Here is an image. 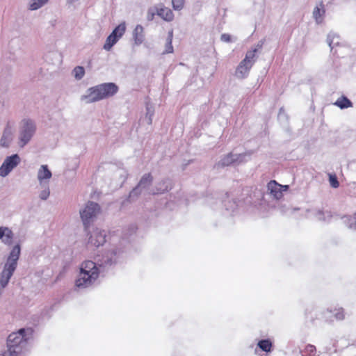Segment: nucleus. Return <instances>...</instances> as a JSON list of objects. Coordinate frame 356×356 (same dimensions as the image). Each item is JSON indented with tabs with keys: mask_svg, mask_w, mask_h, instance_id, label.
Segmentation results:
<instances>
[{
	"mask_svg": "<svg viewBox=\"0 0 356 356\" xmlns=\"http://www.w3.org/2000/svg\"><path fill=\"white\" fill-rule=\"evenodd\" d=\"M72 75L74 79L79 81L83 79L85 75V69L82 66H76L72 70Z\"/></svg>",
	"mask_w": 356,
	"mask_h": 356,
	"instance_id": "nucleus-29",
	"label": "nucleus"
},
{
	"mask_svg": "<svg viewBox=\"0 0 356 356\" xmlns=\"http://www.w3.org/2000/svg\"><path fill=\"white\" fill-rule=\"evenodd\" d=\"M49 0H30L28 8L30 10H37L49 3Z\"/></svg>",
	"mask_w": 356,
	"mask_h": 356,
	"instance_id": "nucleus-22",
	"label": "nucleus"
},
{
	"mask_svg": "<svg viewBox=\"0 0 356 356\" xmlns=\"http://www.w3.org/2000/svg\"><path fill=\"white\" fill-rule=\"evenodd\" d=\"M154 114V109L152 105L147 104L146 106L145 120L148 124L152 122V117Z\"/></svg>",
	"mask_w": 356,
	"mask_h": 356,
	"instance_id": "nucleus-31",
	"label": "nucleus"
},
{
	"mask_svg": "<svg viewBox=\"0 0 356 356\" xmlns=\"http://www.w3.org/2000/svg\"><path fill=\"white\" fill-rule=\"evenodd\" d=\"M31 334V330L24 328L11 333L8 337L7 350L2 354L6 356H19L26 347Z\"/></svg>",
	"mask_w": 356,
	"mask_h": 356,
	"instance_id": "nucleus-2",
	"label": "nucleus"
},
{
	"mask_svg": "<svg viewBox=\"0 0 356 356\" xmlns=\"http://www.w3.org/2000/svg\"><path fill=\"white\" fill-rule=\"evenodd\" d=\"M330 183L333 188H337L339 186V181L335 176H330Z\"/></svg>",
	"mask_w": 356,
	"mask_h": 356,
	"instance_id": "nucleus-34",
	"label": "nucleus"
},
{
	"mask_svg": "<svg viewBox=\"0 0 356 356\" xmlns=\"http://www.w3.org/2000/svg\"><path fill=\"white\" fill-rule=\"evenodd\" d=\"M264 44V41L261 40L259 43L251 50H249L246 52L245 58L243 60H246V63H249L250 65L253 66L254 63L257 60V52L259 49H261Z\"/></svg>",
	"mask_w": 356,
	"mask_h": 356,
	"instance_id": "nucleus-14",
	"label": "nucleus"
},
{
	"mask_svg": "<svg viewBox=\"0 0 356 356\" xmlns=\"http://www.w3.org/2000/svg\"><path fill=\"white\" fill-rule=\"evenodd\" d=\"M169 181L168 180L162 181L161 182L159 183L158 185L156 186V188L148 191V194H159V193H163L165 191H168L169 190Z\"/></svg>",
	"mask_w": 356,
	"mask_h": 356,
	"instance_id": "nucleus-21",
	"label": "nucleus"
},
{
	"mask_svg": "<svg viewBox=\"0 0 356 356\" xmlns=\"http://www.w3.org/2000/svg\"><path fill=\"white\" fill-rule=\"evenodd\" d=\"M100 212V207L98 204L93 202H88L85 207L80 211L81 218L85 226L90 224Z\"/></svg>",
	"mask_w": 356,
	"mask_h": 356,
	"instance_id": "nucleus-6",
	"label": "nucleus"
},
{
	"mask_svg": "<svg viewBox=\"0 0 356 356\" xmlns=\"http://www.w3.org/2000/svg\"><path fill=\"white\" fill-rule=\"evenodd\" d=\"M252 65L246 63V60H241L238 65L235 75L238 79H245L248 76Z\"/></svg>",
	"mask_w": 356,
	"mask_h": 356,
	"instance_id": "nucleus-15",
	"label": "nucleus"
},
{
	"mask_svg": "<svg viewBox=\"0 0 356 356\" xmlns=\"http://www.w3.org/2000/svg\"><path fill=\"white\" fill-rule=\"evenodd\" d=\"M152 181L153 178L149 173L145 174L141 177L138 184L130 192L129 198L136 197L143 191H147Z\"/></svg>",
	"mask_w": 356,
	"mask_h": 356,
	"instance_id": "nucleus-9",
	"label": "nucleus"
},
{
	"mask_svg": "<svg viewBox=\"0 0 356 356\" xmlns=\"http://www.w3.org/2000/svg\"><path fill=\"white\" fill-rule=\"evenodd\" d=\"M250 155V154L248 153L233 154L231 152L223 156L218 163V165L225 167L232 164H239L245 161V157L249 156Z\"/></svg>",
	"mask_w": 356,
	"mask_h": 356,
	"instance_id": "nucleus-8",
	"label": "nucleus"
},
{
	"mask_svg": "<svg viewBox=\"0 0 356 356\" xmlns=\"http://www.w3.org/2000/svg\"><path fill=\"white\" fill-rule=\"evenodd\" d=\"M350 221H351L348 227L350 229H356V212L355 214V217L353 218L350 219Z\"/></svg>",
	"mask_w": 356,
	"mask_h": 356,
	"instance_id": "nucleus-36",
	"label": "nucleus"
},
{
	"mask_svg": "<svg viewBox=\"0 0 356 356\" xmlns=\"http://www.w3.org/2000/svg\"><path fill=\"white\" fill-rule=\"evenodd\" d=\"M13 238V233L7 227H0V239L6 245H10Z\"/></svg>",
	"mask_w": 356,
	"mask_h": 356,
	"instance_id": "nucleus-18",
	"label": "nucleus"
},
{
	"mask_svg": "<svg viewBox=\"0 0 356 356\" xmlns=\"http://www.w3.org/2000/svg\"><path fill=\"white\" fill-rule=\"evenodd\" d=\"M118 91V87L114 83H104L90 87L81 97V100L86 104H90L107 99L115 95Z\"/></svg>",
	"mask_w": 356,
	"mask_h": 356,
	"instance_id": "nucleus-1",
	"label": "nucleus"
},
{
	"mask_svg": "<svg viewBox=\"0 0 356 356\" xmlns=\"http://www.w3.org/2000/svg\"><path fill=\"white\" fill-rule=\"evenodd\" d=\"M185 0H172V8L175 10H181L184 6Z\"/></svg>",
	"mask_w": 356,
	"mask_h": 356,
	"instance_id": "nucleus-33",
	"label": "nucleus"
},
{
	"mask_svg": "<svg viewBox=\"0 0 356 356\" xmlns=\"http://www.w3.org/2000/svg\"><path fill=\"white\" fill-rule=\"evenodd\" d=\"M126 29V24L124 22L120 24L118 26H116L111 33L115 37H117L118 40H120L124 34Z\"/></svg>",
	"mask_w": 356,
	"mask_h": 356,
	"instance_id": "nucleus-26",
	"label": "nucleus"
},
{
	"mask_svg": "<svg viewBox=\"0 0 356 356\" xmlns=\"http://www.w3.org/2000/svg\"><path fill=\"white\" fill-rule=\"evenodd\" d=\"M270 193L277 200L282 197V185L277 184L275 181H270L267 185Z\"/></svg>",
	"mask_w": 356,
	"mask_h": 356,
	"instance_id": "nucleus-16",
	"label": "nucleus"
},
{
	"mask_svg": "<svg viewBox=\"0 0 356 356\" xmlns=\"http://www.w3.org/2000/svg\"><path fill=\"white\" fill-rule=\"evenodd\" d=\"M158 5L151 7L147 10V19L148 21H152L154 19L155 15H157Z\"/></svg>",
	"mask_w": 356,
	"mask_h": 356,
	"instance_id": "nucleus-32",
	"label": "nucleus"
},
{
	"mask_svg": "<svg viewBox=\"0 0 356 356\" xmlns=\"http://www.w3.org/2000/svg\"><path fill=\"white\" fill-rule=\"evenodd\" d=\"M307 349L309 352L312 353L315 350V347L312 345H309L307 346Z\"/></svg>",
	"mask_w": 356,
	"mask_h": 356,
	"instance_id": "nucleus-39",
	"label": "nucleus"
},
{
	"mask_svg": "<svg viewBox=\"0 0 356 356\" xmlns=\"http://www.w3.org/2000/svg\"><path fill=\"white\" fill-rule=\"evenodd\" d=\"M1 295V290L0 289V296Z\"/></svg>",
	"mask_w": 356,
	"mask_h": 356,
	"instance_id": "nucleus-41",
	"label": "nucleus"
},
{
	"mask_svg": "<svg viewBox=\"0 0 356 356\" xmlns=\"http://www.w3.org/2000/svg\"><path fill=\"white\" fill-rule=\"evenodd\" d=\"M133 38L134 44L137 46L141 44L145 40L144 28L140 24L136 26L133 31Z\"/></svg>",
	"mask_w": 356,
	"mask_h": 356,
	"instance_id": "nucleus-17",
	"label": "nucleus"
},
{
	"mask_svg": "<svg viewBox=\"0 0 356 356\" xmlns=\"http://www.w3.org/2000/svg\"><path fill=\"white\" fill-rule=\"evenodd\" d=\"M99 270L95 262L86 261L82 263L80 272L76 280V286L85 289L91 286L99 277Z\"/></svg>",
	"mask_w": 356,
	"mask_h": 356,
	"instance_id": "nucleus-3",
	"label": "nucleus"
},
{
	"mask_svg": "<svg viewBox=\"0 0 356 356\" xmlns=\"http://www.w3.org/2000/svg\"><path fill=\"white\" fill-rule=\"evenodd\" d=\"M220 39L222 41L225 42H229L232 41L231 35L227 33L222 34Z\"/></svg>",
	"mask_w": 356,
	"mask_h": 356,
	"instance_id": "nucleus-37",
	"label": "nucleus"
},
{
	"mask_svg": "<svg viewBox=\"0 0 356 356\" xmlns=\"http://www.w3.org/2000/svg\"><path fill=\"white\" fill-rule=\"evenodd\" d=\"M37 127L35 122L30 118H24L21 120L18 134V145L20 147L26 146L33 138Z\"/></svg>",
	"mask_w": 356,
	"mask_h": 356,
	"instance_id": "nucleus-5",
	"label": "nucleus"
},
{
	"mask_svg": "<svg viewBox=\"0 0 356 356\" xmlns=\"http://www.w3.org/2000/svg\"><path fill=\"white\" fill-rule=\"evenodd\" d=\"M315 214H316V219L318 220H324V213H323V211L318 210V211H316L315 212Z\"/></svg>",
	"mask_w": 356,
	"mask_h": 356,
	"instance_id": "nucleus-38",
	"label": "nucleus"
},
{
	"mask_svg": "<svg viewBox=\"0 0 356 356\" xmlns=\"http://www.w3.org/2000/svg\"><path fill=\"white\" fill-rule=\"evenodd\" d=\"M120 251L118 250H113L108 252L104 258V263L100 264V266L111 265L112 264L115 263L117 260L118 256L120 255Z\"/></svg>",
	"mask_w": 356,
	"mask_h": 356,
	"instance_id": "nucleus-20",
	"label": "nucleus"
},
{
	"mask_svg": "<svg viewBox=\"0 0 356 356\" xmlns=\"http://www.w3.org/2000/svg\"><path fill=\"white\" fill-rule=\"evenodd\" d=\"M334 315L337 320H342L344 318L343 311L342 309L337 310Z\"/></svg>",
	"mask_w": 356,
	"mask_h": 356,
	"instance_id": "nucleus-35",
	"label": "nucleus"
},
{
	"mask_svg": "<svg viewBox=\"0 0 356 356\" xmlns=\"http://www.w3.org/2000/svg\"><path fill=\"white\" fill-rule=\"evenodd\" d=\"M327 42L331 49L339 44V37L334 33H330L327 38Z\"/></svg>",
	"mask_w": 356,
	"mask_h": 356,
	"instance_id": "nucleus-28",
	"label": "nucleus"
},
{
	"mask_svg": "<svg viewBox=\"0 0 356 356\" xmlns=\"http://www.w3.org/2000/svg\"><path fill=\"white\" fill-rule=\"evenodd\" d=\"M157 15L165 22H170L174 19V13L163 3L158 4Z\"/></svg>",
	"mask_w": 356,
	"mask_h": 356,
	"instance_id": "nucleus-13",
	"label": "nucleus"
},
{
	"mask_svg": "<svg viewBox=\"0 0 356 356\" xmlns=\"http://www.w3.org/2000/svg\"><path fill=\"white\" fill-rule=\"evenodd\" d=\"M325 13V10L324 8V6L322 3L317 5L314 8L312 14H313V17L314 18L316 24H319L323 22Z\"/></svg>",
	"mask_w": 356,
	"mask_h": 356,
	"instance_id": "nucleus-19",
	"label": "nucleus"
},
{
	"mask_svg": "<svg viewBox=\"0 0 356 356\" xmlns=\"http://www.w3.org/2000/svg\"><path fill=\"white\" fill-rule=\"evenodd\" d=\"M106 232L105 230L95 228L90 234L88 243L95 247H99L106 242Z\"/></svg>",
	"mask_w": 356,
	"mask_h": 356,
	"instance_id": "nucleus-10",
	"label": "nucleus"
},
{
	"mask_svg": "<svg viewBox=\"0 0 356 356\" xmlns=\"http://www.w3.org/2000/svg\"><path fill=\"white\" fill-rule=\"evenodd\" d=\"M257 346L261 350L268 353L271 351L272 343L268 339H263L258 342Z\"/></svg>",
	"mask_w": 356,
	"mask_h": 356,
	"instance_id": "nucleus-30",
	"label": "nucleus"
},
{
	"mask_svg": "<svg viewBox=\"0 0 356 356\" xmlns=\"http://www.w3.org/2000/svg\"><path fill=\"white\" fill-rule=\"evenodd\" d=\"M173 38V31H170L168 32V37L166 38L165 50L163 51V54H171L173 52L174 49L172 44Z\"/></svg>",
	"mask_w": 356,
	"mask_h": 356,
	"instance_id": "nucleus-27",
	"label": "nucleus"
},
{
	"mask_svg": "<svg viewBox=\"0 0 356 356\" xmlns=\"http://www.w3.org/2000/svg\"><path fill=\"white\" fill-rule=\"evenodd\" d=\"M51 177L52 173L49 169L47 165H42L37 172V179L39 184H49V180Z\"/></svg>",
	"mask_w": 356,
	"mask_h": 356,
	"instance_id": "nucleus-12",
	"label": "nucleus"
},
{
	"mask_svg": "<svg viewBox=\"0 0 356 356\" xmlns=\"http://www.w3.org/2000/svg\"><path fill=\"white\" fill-rule=\"evenodd\" d=\"M288 187H289V186H288L287 185H282V191H286V190H287V188H288Z\"/></svg>",
	"mask_w": 356,
	"mask_h": 356,
	"instance_id": "nucleus-40",
	"label": "nucleus"
},
{
	"mask_svg": "<svg viewBox=\"0 0 356 356\" xmlns=\"http://www.w3.org/2000/svg\"><path fill=\"white\" fill-rule=\"evenodd\" d=\"M335 106L341 109L348 108L353 106V103L346 97L342 96L334 102Z\"/></svg>",
	"mask_w": 356,
	"mask_h": 356,
	"instance_id": "nucleus-23",
	"label": "nucleus"
},
{
	"mask_svg": "<svg viewBox=\"0 0 356 356\" xmlns=\"http://www.w3.org/2000/svg\"><path fill=\"white\" fill-rule=\"evenodd\" d=\"M39 185L41 188V191L39 193V197L42 200H47L50 195L49 184H44Z\"/></svg>",
	"mask_w": 356,
	"mask_h": 356,
	"instance_id": "nucleus-25",
	"label": "nucleus"
},
{
	"mask_svg": "<svg viewBox=\"0 0 356 356\" xmlns=\"http://www.w3.org/2000/svg\"><path fill=\"white\" fill-rule=\"evenodd\" d=\"M20 251L21 248L19 244L15 245L10 251L0 275V285L1 288H5L8 285L10 277L16 270Z\"/></svg>",
	"mask_w": 356,
	"mask_h": 356,
	"instance_id": "nucleus-4",
	"label": "nucleus"
},
{
	"mask_svg": "<svg viewBox=\"0 0 356 356\" xmlns=\"http://www.w3.org/2000/svg\"><path fill=\"white\" fill-rule=\"evenodd\" d=\"M118 40H119L117 38V37L111 33L106 40L103 47L104 49L106 51H110Z\"/></svg>",
	"mask_w": 356,
	"mask_h": 356,
	"instance_id": "nucleus-24",
	"label": "nucleus"
},
{
	"mask_svg": "<svg viewBox=\"0 0 356 356\" xmlns=\"http://www.w3.org/2000/svg\"><path fill=\"white\" fill-rule=\"evenodd\" d=\"M21 162V158L17 154L6 157L0 166V177L8 176Z\"/></svg>",
	"mask_w": 356,
	"mask_h": 356,
	"instance_id": "nucleus-7",
	"label": "nucleus"
},
{
	"mask_svg": "<svg viewBox=\"0 0 356 356\" xmlns=\"http://www.w3.org/2000/svg\"><path fill=\"white\" fill-rule=\"evenodd\" d=\"M14 133V126L10 123H8L3 129L0 139V145L3 147H8L13 140Z\"/></svg>",
	"mask_w": 356,
	"mask_h": 356,
	"instance_id": "nucleus-11",
	"label": "nucleus"
}]
</instances>
